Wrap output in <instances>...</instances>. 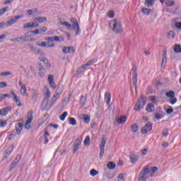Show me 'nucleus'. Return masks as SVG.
<instances>
[{
	"label": "nucleus",
	"instance_id": "1",
	"mask_svg": "<svg viewBox=\"0 0 181 181\" xmlns=\"http://www.w3.org/2000/svg\"><path fill=\"white\" fill-rule=\"evenodd\" d=\"M158 167H152L149 170V165H146L139 175V181H146L148 179V173H150L151 177H153V174L158 172Z\"/></svg>",
	"mask_w": 181,
	"mask_h": 181
},
{
	"label": "nucleus",
	"instance_id": "2",
	"mask_svg": "<svg viewBox=\"0 0 181 181\" xmlns=\"http://www.w3.org/2000/svg\"><path fill=\"white\" fill-rule=\"evenodd\" d=\"M110 28H112V30L114 33H122L124 30H122V25H121V22L117 20H112L109 23Z\"/></svg>",
	"mask_w": 181,
	"mask_h": 181
},
{
	"label": "nucleus",
	"instance_id": "3",
	"mask_svg": "<svg viewBox=\"0 0 181 181\" xmlns=\"http://www.w3.org/2000/svg\"><path fill=\"white\" fill-rule=\"evenodd\" d=\"M146 104V98L144 95H141L137 100V103L134 105V110L135 111H141L145 105Z\"/></svg>",
	"mask_w": 181,
	"mask_h": 181
},
{
	"label": "nucleus",
	"instance_id": "4",
	"mask_svg": "<svg viewBox=\"0 0 181 181\" xmlns=\"http://www.w3.org/2000/svg\"><path fill=\"white\" fill-rule=\"evenodd\" d=\"M71 22L72 23V28L74 32H76V35H78L81 33V30H80V25L78 24V21H77V18H71Z\"/></svg>",
	"mask_w": 181,
	"mask_h": 181
},
{
	"label": "nucleus",
	"instance_id": "5",
	"mask_svg": "<svg viewBox=\"0 0 181 181\" xmlns=\"http://www.w3.org/2000/svg\"><path fill=\"white\" fill-rule=\"evenodd\" d=\"M132 71H133L132 83L134 86L135 90H136V84L138 83V73L136 72V66H134L132 68Z\"/></svg>",
	"mask_w": 181,
	"mask_h": 181
},
{
	"label": "nucleus",
	"instance_id": "6",
	"mask_svg": "<svg viewBox=\"0 0 181 181\" xmlns=\"http://www.w3.org/2000/svg\"><path fill=\"white\" fill-rule=\"evenodd\" d=\"M28 117L30 118L28 119L25 124V129H30V124H32V121H33V112L30 111L28 114Z\"/></svg>",
	"mask_w": 181,
	"mask_h": 181
},
{
	"label": "nucleus",
	"instance_id": "7",
	"mask_svg": "<svg viewBox=\"0 0 181 181\" xmlns=\"http://www.w3.org/2000/svg\"><path fill=\"white\" fill-rule=\"evenodd\" d=\"M56 98H59V95L57 94L54 93L51 99V101H52V102L50 104H49V103H47V104L45 105V106L44 107V110L49 111V110H50V108H52V107H53V103H54V101H56Z\"/></svg>",
	"mask_w": 181,
	"mask_h": 181
},
{
	"label": "nucleus",
	"instance_id": "8",
	"mask_svg": "<svg viewBox=\"0 0 181 181\" xmlns=\"http://www.w3.org/2000/svg\"><path fill=\"white\" fill-rule=\"evenodd\" d=\"M23 16H16L12 18L10 21H7V26H12L13 23H16L18 19H22Z\"/></svg>",
	"mask_w": 181,
	"mask_h": 181
},
{
	"label": "nucleus",
	"instance_id": "9",
	"mask_svg": "<svg viewBox=\"0 0 181 181\" xmlns=\"http://www.w3.org/2000/svg\"><path fill=\"white\" fill-rule=\"evenodd\" d=\"M48 83L51 88L56 90V83L54 82V76H53V75L48 76Z\"/></svg>",
	"mask_w": 181,
	"mask_h": 181
},
{
	"label": "nucleus",
	"instance_id": "10",
	"mask_svg": "<svg viewBox=\"0 0 181 181\" xmlns=\"http://www.w3.org/2000/svg\"><path fill=\"white\" fill-rule=\"evenodd\" d=\"M62 52L63 53H65V54L70 53L71 54L75 53L76 49L73 46L64 47V48L62 49Z\"/></svg>",
	"mask_w": 181,
	"mask_h": 181
},
{
	"label": "nucleus",
	"instance_id": "11",
	"mask_svg": "<svg viewBox=\"0 0 181 181\" xmlns=\"http://www.w3.org/2000/svg\"><path fill=\"white\" fill-rule=\"evenodd\" d=\"M81 145V141L79 139H76L74 144L73 153H76L77 151H78V148H80Z\"/></svg>",
	"mask_w": 181,
	"mask_h": 181
},
{
	"label": "nucleus",
	"instance_id": "12",
	"mask_svg": "<svg viewBox=\"0 0 181 181\" xmlns=\"http://www.w3.org/2000/svg\"><path fill=\"white\" fill-rule=\"evenodd\" d=\"M167 62H168V55L166 54V50H164L163 53V59H162V62H161V67H165V66H166Z\"/></svg>",
	"mask_w": 181,
	"mask_h": 181
},
{
	"label": "nucleus",
	"instance_id": "13",
	"mask_svg": "<svg viewBox=\"0 0 181 181\" xmlns=\"http://www.w3.org/2000/svg\"><path fill=\"white\" fill-rule=\"evenodd\" d=\"M37 46H40L41 47H54V44H47L45 42H39L37 43Z\"/></svg>",
	"mask_w": 181,
	"mask_h": 181
},
{
	"label": "nucleus",
	"instance_id": "14",
	"mask_svg": "<svg viewBox=\"0 0 181 181\" xmlns=\"http://www.w3.org/2000/svg\"><path fill=\"white\" fill-rule=\"evenodd\" d=\"M17 160V161H16ZM19 163L18 162V158H16L15 160L11 163L8 170L10 172H12V170H13V169H15V168H16V166H18V164Z\"/></svg>",
	"mask_w": 181,
	"mask_h": 181
},
{
	"label": "nucleus",
	"instance_id": "15",
	"mask_svg": "<svg viewBox=\"0 0 181 181\" xmlns=\"http://www.w3.org/2000/svg\"><path fill=\"white\" fill-rule=\"evenodd\" d=\"M47 21V18L46 17H35L34 18V22H38L39 23H43V22H46Z\"/></svg>",
	"mask_w": 181,
	"mask_h": 181
},
{
	"label": "nucleus",
	"instance_id": "16",
	"mask_svg": "<svg viewBox=\"0 0 181 181\" xmlns=\"http://www.w3.org/2000/svg\"><path fill=\"white\" fill-rule=\"evenodd\" d=\"M38 60H40V62H42V63L45 64L46 67H50V63H49L47 58H46L45 57H40L38 58Z\"/></svg>",
	"mask_w": 181,
	"mask_h": 181
},
{
	"label": "nucleus",
	"instance_id": "17",
	"mask_svg": "<svg viewBox=\"0 0 181 181\" xmlns=\"http://www.w3.org/2000/svg\"><path fill=\"white\" fill-rule=\"evenodd\" d=\"M94 63V59L89 60L87 63L83 64L81 68H79V70H86L88 66H91Z\"/></svg>",
	"mask_w": 181,
	"mask_h": 181
},
{
	"label": "nucleus",
	"instance_id": "18",
	"mask_svg": "<svg viewBox=\"0 0 181 181\" xmlns=\"http://www.w3.org/2000/svg\"><path fill=\"white\" fill-rule=\"evenodd\" d=\"M11 110L9 107H4L1 110H0V115L2 117H5L6 115H8V112Z\"/></svg>",
	"mask_w": 181,
	"mask_h": 181
},
{
	"label": "nucleus",
	"instance_id": "19",
	"mask_svg": "<svg viewBox=\"0 0 181 181\" xmlns=\"http://www.w3.org/2000/svg\"><path fill=\"white\" fill-rule=\"evenodd\" d=\"M146 110L148 111V112H153V111H155V105H153L152 103H148Z\"/></svg>",
	"mask_w": 181,
	"mask_h": 181
},
{
	"label": "nucleus",
	"instance_id": "20",
	"mask_svg": "<svg viewBox=\"0 0 181 181\" xmlns=\"http://www.w3.org/2000/svg\"><path fill=\"white\" fill-rule=\"evenodd\" d=\"M33 28H35V23L33 22L27 23L23 25V29H32Z\"/></svg>",
	"mask_w": 181,
	"mask_h": 181
},
{
	"label": "nucleus",
	"instance_id": "21",
	"mask_svg": "<svg viewBox=\"0 0 181 181\" xmlns=\"http://www.w3.org/2000/svg\"><path fill=\"white\" fill-rule=\"evenodd\" d=\"M105 100L106 101V104L110 105V103L111 101V94L110 93H105Z\"/></svg>",
	"mask_w": 181,
	"mask_h": 181
},
{
	"label": "nucleus",
	"instance_id": "22",
	"mask_svg": "<svg viewBox=\"0 0 181 181\" xmlns=\"http://www.w3.org/2000/svg\"><path fill=\"white\" fill-rule=\"evenodd\" d=\"M154 4L155 0H146L144 3L145 6H148V8L153 6Z\"/></svg>",
	"mask_w": 181,
	"mask_h": 181
},
{
	"label": "nucleus",
	"instance_id": "23",
	"mask_svg": "<svg viewBox=\"0 0 181 181\" xmlns=\"http://www.w3.org/2000/svg\"><path fill=\"white\" fill-rule=\"evenodd\" d=\"M13 100L15 101L18 107H22V103H21V98H19V96L15 95L13 97Z\"/></svg>",
	"mask_w": 181,
	"mask_h": 181
},
{
	"label": "nucleus",
	"instance_id": "24",
	"mask_svg": "<svg viewBox=\"0 0 181 181\" xmlns=\"http://www.w3.org/2000/svg\"><path fill=\"white\" fill-rule=\"evenodd\" d=\"M138 158H139L138 155L132 154L130 156V160H131L132 163H136Z\"/></svg>",
	"mask_w": 181,
	"mask_h": 181
},
{
	"label": "nucleus",
	"instance_id": "25",
	"mask_svg": "<svg viewBox=\"0 0 181 181\" xmlns=\"http://www.w3.org/2000/svg\"><path fill=\"white\" fill-rule=\"evenodd\" d=\"M107 144V138H103L100 144V149H105V145Z\"/></svg>",
	"mask_w": 181,
	"mask_h": 181
},
{
	"label": "nucleus",
	"instance_id": "26",
	"mask_svg": "<svg viewBox=\"0 0 181 181\" xmlns=\"http://www.w3.org/2000/svg\"><path fill=\"white\" fill-rule=\"evenodd\" d=\"M116 165L115 163L112 161H110L107 164V169H110V170H113V169L115 168Z\"/></svg>",
	"mask_w": 181,
	"mask_h": 181
},
{
	"label": "nucleus",
	"instance_id": "27",
	"mask_svg": "<svg viewBox=\"0 0 181 181\" xmlns=\"http://www.w3.org/2000/svg\"><path fill=\"white\" fill-rule=\"evenodd\" d=\"M23 129V123H18V127H16V134L18 135L22 132V130Z\"/></svg>",
	"mask_w": 181,
	"mask_h": 181
},
{
	"label": "nucleus",
	"instance_id": "28",
	"mask_svg": "<svg viewBox=\"0 0 181 181\" xmlns=\"http://www.w3.org/2000/svg\"><path fill=\"white\" fill-rule=\"evenodd\" d=\"M173 5H175V1H173V0H166L165 1V6L168 8H170V7L173 6Z\"/></svg>",
	"mask_w": 181,
	"mask_h": 181
},
{
	"label": "nucleus",
	"instance_id": "29",
	"mask_svg": "<svg viewBox=\"0 0 181 181\" xmlns=\"http://www.w3.org/2000/svg\"><path fill=\"white\" fill-rule=\"evenodd\" d=\"M152 122H148L144 126V127L147 129L148 132H151V131H152Z\"/></svg>",
	"mask_w": 181,
	"mask_h": 181
},
{
	"label": "nucleus",
	"instance_id": "30",
	"mask_svg": "<svg viewBox=\"0 0 181 181\" xmlns=\"http://www.w3.org/2000/svg\"><path fill=\"white\" fill-rule=\"evenodd\" d=\"M126 121H127V117L125 116H121L119 119H117L118 124H124V122H126Z\"/></svg>",
	"mask_w": 181,
	"mask_h": 181
},
{
	"label": "nucleus",
	"instance_id": "31",
	"mask_svg": "<svg viewBox=\"0 0 181 181\" xmlns=\"http://www.w3.org/2000/svg\"><path fill=\"white\" fill-rule=\"evenodd\" d=\"M166 97H168L170 98H175V92L173 90H170L169 92H167L165 93Z\"/></svg>",
	"mask_w": 181,
	"mask_h": 181
},
{
	"label": "nucleus",
	"instance_id": "32",
	"mask_svg": "<svg viewBox=\"0 0 181 181\" xmlns=\"http://www.w3.org/2000/svg\"><path fill=\"white\" fill-rule=\"evenodd\" d=\"M141 12H143L144 15H150V13H151L152 12V10L146 8H143Z\"/></svg>",
	"mask_w": 181,
	"mask_h": 181
},
{
	"label": "nucleus",
	"instance_id": "33",
	"mask_svg": "<svg viewBox=\"0 0 181 181\" xmlns=\"http://www.w3.org/2000/svg\"><path fill=\"white\" fill-rule=\"evenodd\" d=\"M69 121L70 125H73V126L77 125V122L76 121V119H74V117H69Z\"/></svg>",
	"mask_w": 181,
	"mask_h": 181
},
{
	"label": "nucleus",
	"instance_id": "34",
	"mask_svg": "<svg viewBox=\"0 0 181 181\" xmlns=\"http://www.w3.org/2000/svg\"><path fill=\"white\" fill-rule=\"evenodd\" d=\"M174 52H175V53H181V45H175L174 47Z\"/></svg>",
	"mask_w": 181,
	"mask_h": 181
},
{
	"label": "nucleus",
	"instance_id": "35",
	"mask_svg": "<svg viewBox=\"0 0 181 181\" xmlns=\"http://www.w3.org/2000/svg\"><path fill=\"white\" fill-rule=\"evenodd\" d=\"M87 101V98H84L83 95L81 96V100H80V104L83 105V107H84V105H86V103Z\"/></svg>",
	"mask_w": 181,
	"mask_h": 181
},
{
	"label": "nucleus",
	"instance_id": "36",
	"mask_svg": "<svg viewBox=\"0 0 181 181\" xmlns=\"http://www.w3.org/2000/svg\"><path fill=\"white\" fill-rule=\"evenodd\" d=\"M45 40L47 41L48 45H53V42H54V37H48L45 38Z\"/></svg>",
	"mask_w": 181,
	"mask_h": 181
},
{
	"label": "nucleus",
	"instance_id": "37",
	"mask_svg": "<svg viewBox=\"0 0 181 181\" xmlns=\"http://www.w3.org/2000/svg\"><path fill=\"white\" fill-rule=\"evenodd\" d=\"M60 24L62 26H64L65 28H67L68 29L71 28V24L69 23L68 22L65 21V22H61Z\"/></svg>",
	"mask_w": 181,
	"mask_h": 181
},
{
	"label": "nucleus",
	"instance_id": "38",
	"mask_svg": "<svg viewBox=\"0 0 181 181\" xmlns=\"http://www.w3.org/2000/svg\"><path fill=\"white\" fill-rule=\"evenodd\" d=\"M49 98H50V90H49V88H47V91L45 94V100H48Z\"/></svg>",
	"mask_w": 181,
	"mask_h": 181
},
{
	"label": "nucleus",
	"instance_id": "39",
	"mask_svg": "<svg viewBox=\"0 0 181 181\" xmlns=\"http://www.w3.org/2000/svg\"><path fill=\"white\" fill-rule=\"evenodd\" d=\"M82 119L84 120L85 124L90 122V116L88 115H84Z\"/></svg>",
	"mask_w": 181,
	"mask_h": 181
},
{
	"label": "nucleus",
	"instance_id": "40",
	"mask_svg": "<svg viewBox=\"0 0 181 181\" xmlns=\"http://www.w3.org/2000/svg\"><path fill=\"white\" fill-rule=\"evenodd\" d=\"M62 93H63V86H59L56 90L55 93L59 96L60 94H62Z\"/></svg>",
	"mask_w": 181,
	"mask_h": 181
},
{
	"label": "nucleus",
	"instance_id": "41",
	"mask_svg": "<svg viewBox=\"0 0 181 181\" xmlns=\"http://www.w3.org/2000/svg\"><path fill=\"white\" fill-rule=\"evenodd\" d=\"M167 35L169 39H175V32L173 30H170Z\"/></svg>",
	"mask_w": 181,
	"mask_h": 181
},
{
	"label": "nucleus",
	"instance_id": "42",
	"mask_svg": "<svg viewBox=\"0 0 181 181\" xmlns=\"http://www.w3.org/2000/svg\"><path fill=\"white\" fill-rule=\"evenodd\" d=\"M19 39H20V42H21V40L22 42H28V40H29V36H28L26 35H23V36L20 37Z\"/></svg>",
	"mask_w": 181,
	"mask_h": 181
},
{
	"label": "nucleus",
	"instance_id": "43",
	"mask_svg": "<svg viewBox=\"0 0 181 181\" xmlns=\"http://www.w3.org/2000/svg\"><path fill=\"white\" fill-rule=\"evenodd\" d=\"M98 173H99L98 171L95 169H92L90 171V176H93V177L97 176V175H98Z\"/></svg>",
	"mask_w": 181,
	"mask_h": 181
},
{
	"label": "nucleus",
	"instance_id": "44",
	"mask_svg": "<svg viewBox=\"0 0 181 181\" xmlns=\"http://www.w3.org/2000/svg\"><path fill=\"white\" fill-rule=\"evenodd\" d=\"M39 34L45 33V32H47V27H41L38 29Z\"/></svg>",
	"mask_w": 181,
	"mask_h": 181
},
{
	"label": "nucleus",
	"instance_id": "45",
	"mask_svg": "<svg viewBox=\"0 0 181 181\" xmlns=\"http://www.w3.org/2000/svg\"><path fill=\"white\" fill-rule=\"evenodd\" d=\"M21 93L23 95H28V93L26 92V86H22L21 88Z\"/></svg>",
	"mask_w": 181,
	"mask_h": 181
},
{
	"label": "nucleus",
	"instance_id": "46",
	"mask_svg": "<svg viewBox=\"0 0 181 181\" xmlns=\"http://www.w3.org/2000/svg\"><path fill=\"white\" fill-rule=\"evenodd\" d=\"M103 176L104 177H106L107 179H108L110 180V179H112V177H111V175L110 174V172L108 171H105L104 173H103Z\"/></svg>",
	"mask_w": 181,
	"mask_h": 181
},
{
	"label": "nucleus",
	"instance_id": "47",
	"mask_svg": "<svg viewBox=\"0 0 181 181\" xmlns=\"http://www.w3.org/2000/svg\"><path fill=\"white\" fill-rule=\"evenodd\" d=\"M67 112H64L63 114L59 117V119H61V121H64V119H66V117H67Z\"/></svg>",
	"mask_w": 181,
	"mask_h": 181
},
{
	"label": "nucleus",
	"instance_id": "48",
	"mask_svg": "<svg viewBox=\"0 0 181 181\" xmlns=\"http://www.w3.org/2000/svg\"><path fill=\"white\" fill-rule=\"evenodd\" d=\"M149 98L153 104H156L158 103V100H156V97L153 95L149 96Z\"/></svg>",
	"mask_w": 181,
	"mask_h": 181
},
{
	"label": "nucleus",
	"instance_id": "49",
	"mask_svg": "<svg viewBox=\"0 0 181 181\" xmlns=\"http://www.w3.org/2000/svg\"><path fill=\"white\" fill-rule=\"evenodd\" d=\"M9 8L6 6L1 9H0V15H4L7 11H8Z\"/></svg>",
	"mask_w": 181,
	"mask_h": 181
},
{
	"label": "nucleus",
	"instance_id": "50",
	"mask_svg": "<svg viewBox=\"0 0 181 181\" xmlns=\"http://www.w3.org/2000/svg\"><path fill=\"white\" fill-rule=\"evenodd\" d=\"M8 122L6 120H2L0 122V128H4V127H6Z\"/></svg>",
	"mask_w": 181,
	"mask_h": 181
},
{
	"label": "nucleus",
	"instance_id": "51",
	"mask_svg": "<svg viewBox=\"0 0 181 181\" xmlns=\"http://www.w3.org/2000/svg\"><path fill=\"white\" fill-rule=\"evenodd\" d=\"M12 151H13V146H11L10 147H8V148L6 151V155H10L11 153H12Z\"/></svg>",
	"mask_w": 181,
	"mask_h": 181
},
{
	"label": "nucleus",
	"instance_id": "52",
	"mask_svg": "<svg viewBox=\"0 0 181 181\" xmlns=\"http://www.w3.org/2000/svg\"><path fill=\"white\" fill-rule=\"evenodd\" d=\"M34 53L35 54H40V56H43L44 53L40 49H37V48H35V50L34 51Z\"/></svg>",
	"mask_w": 181,
	"mask_h": 181
},
{
	"label": "nucleus",
	"instance_id": "53",
	"mask_svg": "<svg viewBox=\"0 0 181 181\" xmlns=\"http://www.w3.org/2000/svg\"><path fill=\"white\" fill-rule=\"evenodd\" d=\"M132 132H134V133H135V132H136L137 131H138V125H136V124H133L132 126Z\"/></svg>",
	"mask_w": 181,
	"mask_h": 181
},
{
	"label": "nucleus",
	"instance_id": "54",
	"mask_svg": "<svg viewBox=\"0 0 181 181\" xmlns=\"http://www.w3.org/2000/svg\"><path fill=\"white\" fill-rule=\"evenodd\" d=\"M170 107L166 110V112L168 115H170V114L173 113V107L172 106H169Z\"/></svg>",
	"mask_w": 181,
	"mask_h": 181
},
{
	"label": "nucleus",
	"instance_id": "55",
	"mask_svg": "<svg viewBox=\"0 0 181 181\" xmlns=\"http://www.w3.org/2000/svg\"><path fill=\"white\" fill-rule=\"evenodd\" d=\"M12 74V73H11V71H5V72H1L0 74V76H11Z\"/></svg>",
	"mask_w": 181,
	"mask_h": 181
},
{
	"label": "nucleus",
	"instance_id": "56",
	"mask_svg": "<svg viewBox=\"0 0 181 181\" xmlns=\"http://www.w3.org/2000/svg\"><path fill=\"white\" fill-rule=\"evenodd\" d=\"M141 134H143L144 135H145V134H147V133H148L149 132L148 131V129H146V127H145V126H144V127L141 128Z\"/></svg>",
	"mask_w": 181,
	"mask_h": 181
},
{
	"label": "nucleus",
	"instance_id": "57",
	"mask_svg": "<svg viewBox=\"0 0 181 181\" xmlns=\"http://www.w3.org/2000/svg\"><path fill=\"white\" fill-rule=\"evenodd\" d=\"M84 145H88L90 144V136H86L84 141H83Z\"/></svg>",
	"mask_w": 181,
	"mask_h": 181
},
{
	"label": "nucleus",
	"instance_id": "58",
	"mask_svg": "<svg viewBox=\"0 0 181 181\" xmlns=\"http://www.w3.org/2000/svg\"><path fill=\"white\" fill-rule=\"evenodd\" d=\"M27 46L30 48L31 52H35V50H36V47L32 45V44H28Z\"/></svg>",
	"mask_w": 181,
	"mask_h": 181
},
{
	"label": "nucleus",
	"instance_id": "59",
	"mask_svg": "<svg viewBox=\"0 0 181 181\" xmlns=\"http://www.w3.org/2000/svg\"><path fill=\"white\" fill-rule=\"evenodd\" d=\"M39 94V90H34L33 93V98H36Z\"/></svg>",
	"mask_w": 181,
	"mask_h": 181
},
{
	"label": "nucleus",
	"instance_id": "60",
	"mask_svg": "<svg viewBox=\"0 0 181 181\" xmlns=\"http://www.w3.org/2000/svg\"><path fill=\"white\" fill-rule=\"evenodd\" d=\"M5 87H8L6 82H0V88H4Z\"/></svg>",
	"mask_w": 181,
	"mask_h": 181
},
{
	"label": "nucleus",
	"instance_id": "61",
	"mask_svg": "<svg viewBox=\"0 0 181 181\" xmlns=\"http://www.w3.org/2000/svg\"><path fill=\"white\" fill-rule=\"evenodd\" d=\"M107 16H108L109 18H114V11H110L107 13Z\"/></svg>",
	"mask_w": 181,
	"mask_h": 181
},
{
	"label": "nucleus",
	"instance_id": "62",
	"mask_svg": "<svg viewBox=\"0 0 181 181\" xmlns=\"http://www.w3.org/2000/svg\"><path fill=\"white\" fill-rule=\"evenodd\" d=\"M39 76L43 78L45 77V74L46 73V71H39Z\"/></svg>",
	"mask_w": 181,
	"mask_h": 181
},
{
	"label": "nucleus",
	"instance_id": "63",
	"mask_svg": "<svg viewBox=\"0 0 181 181\" xmlns=\"http://www.w3.org/2000/svg\"><path fill=\"white\" fill-rule=\"evenodd\" d=\"M118 181H124V176L122 175V174H119Z\"/></svg>",
	"mask_w": 181,
	"mask_h": 181
},
{
	"label": "nucleus",
	"instance_id": "64",
	"mask_svg": "<svg viewBox=\"0 0 181 181\" xmlns=\"http://www.w3.org/2000/svg\"><path fill=\"white\" fill-rule=\"evenodd\" d=\"M175 28H177V29H181V23L180 22L175 23Z\"/></svg>",
	"mask_w": 181,
	"mask_h": 181
}]
</instances>
